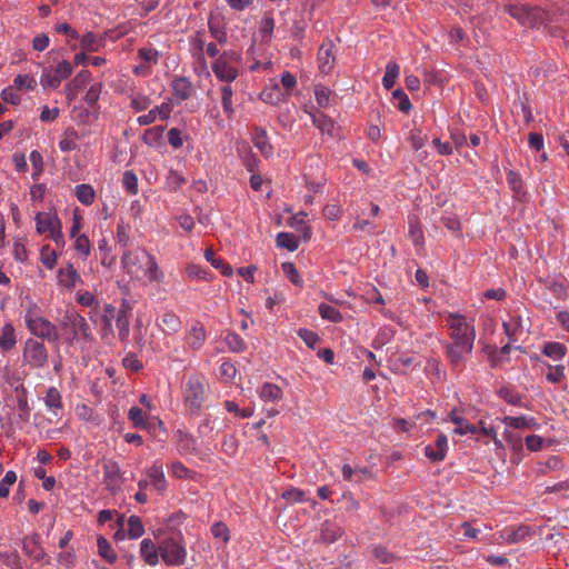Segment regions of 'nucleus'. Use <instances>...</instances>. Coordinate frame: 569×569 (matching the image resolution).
<instances>
[{
  "label": "nucleus",
  "mask_w": 569,
  "mask_h": 569,
  "mask_svg": "<svg viewBox=\"0 0 569 569\" xmlns=\"http://www.w3.org/2000/svg\"><path fill=\"white\" fill-rule=\"evenodd\" d=\"M121 266L123 271L133 280L159 283L162 282L164 278L156 258L140 247L123 250Z\"/></svg>",
  "instance_id": "obj_1"
},
{
  "label": "nucleus",
  "mask_w": 569,
  "mask_h": 569,
  "mask_svg": "<svg viewBox=\"0 0 569 569\" xmlns=\"http://www.w3.org/2000/svg\"><path fill=\"white\" fill-rule=\"evenodd\" d=\"M61 338L64 343L72 346L74 342H90L93 340L92 330L86 318L74 308H68L60 321Z\"/></svg>",
  "instance_id": "obj_2"
},
{
  "label": "nucleus",
  "mask_w": 569,
  "mask_h": 569,
  "mask_svg": "<svg viewBox=\"0 0 569 569\" xmlns=\"http://www.w3.org/2000/svg\"><path fill=\"white\" fill-rule=\"evenodd\" d=\"M23 319L27 329L32 336L48 342H58L60 340L56 325L42 317L41 309L37 303H31L27 307Z\"/></svg>",
  "instance_id": "obj_3"
},
{
  "label": "nucleus",
  "mask_w": 569,
  "mask_h": 569,
  "mask_svg": "<svg viewBox=\"0 0 569 569\" xmlns=\"http://www.w3.org/2000/svg\"><path fill=\"white\" fill-rule=\"evenodd\" d=\"M502 10L523 27L540 28L551 22L548 12L539 7H529L521 3H505Z\"/></svg>",
  "instance_id": "obj_4"
},
{
  "label": "nucleus",
  "mask_w": 569,
  "mask_h": 569,
  "mask_svg": "<svg viewBox=\"0 0 569 569\" xmlns=\"http://www.w3.org/2000/svg\"><path fill=\"white\" fill-rule=\"evenodd\" d=\"M204 378L198 375H190L182 386V399L186 408L192 415H197L203 407L206 400Z\"/></svg>",
  "instance_id": "obj_5"
},
{
  "label": "nucleus",
  "mask_w": 569,
  "mask_h": 569,
  "mask_svg": "<svg viewBox=\"0 0 569 569\" xmlns=\"http://www.w3.org/2000/svg\"><path fill=\"white\" fill-rule=\"evenodd\" d=\"M446 325L451 342H468L475 345L476 329L471 321L458 312H450L446 317Z\"/></svg>",
  "instance_id": "obj_6"
},
{
  "label": "nucleus",
  "mask_w": 569,
  "mask_h": 569,
  "mask_svg": "<svg viewBox=\"0 0 569 569\" xmlns=\"http://www.w3.org/2000/svg\"><path fill=\"white\" fill-rule=\"evenodd\" d=\"M160 556L167 566H182L187 559V549L182 539L166 538L159 546Z\"/></svg>",
  "instance_id": "obj_7"
},
{
  "label": "nucleus",
  "mask_w": 569,
  "mask_h": 569,
  "mask_svg": "<svg viewBox=\"0 0 569 569\" xmlns=\"http://www.w3.org/2000/svg\"><path fill=\"white\" fill-rule=\"evenodd\" d=\"M73 71L71 62L61 60L56 67H47L42 70L40 84L44 89H57L61 82L68 79Z\"/></svg>",
  "instance_id": "obj_8"
},
{
  "label": "nucleus",
  "mask_w": 569,
  "mask_h": 569,
  "mask_svg": "<svg viewBox=\"0 0 569 569\" xmlns=\"http://www.w3.org/2000/svg\"><path fill=\"white\" fill-rule=\"evenodd\" d=\"M22 358L27 366L40 369L48 362V350L42 341L28 338L23 345Z\"/></svg>",
  "instance_id": "obj_9"
},
{
  "label": "nucleus",
  "mask_w": 569,
  "mask_h": 569,
  "mask_svg": "<svg viewBox=\"0 0 569 569\" xmlns=\"http://www.w3.org/2000/svg\"><path fill=\"white\" fill-rule=\"evenodd\" d=\"M446 356L451 370L455 372H461L465 368L467 357L471 355L473 345L468 342H447L445 343Z\"/></svg>",
  "instance_id": "obj_10"
},
{
  "label": "nucleus",
  "mask_w": 569,
  "mask_h": 569,
  "mask_svg": "<svg viewBox=\"0 0 569 569\" xmlns=\"http://www.w3.org/2000/svg\"><path fill=\"white\" fill-rule=\"evenodd\" d=\"M122 471L118 462L107 460L103 463V482L106 488L112 493H118L123 485Z\"/></svg>",
  "instance_id": "obj_11"
},
{
  "label": "nucleus",
  "mask_w": 569,
  "mask_h": 569,
  "mask_svg": "<svg viewBox=\"0 0 569 569\" xmlns=\"http://www.w3.org/2000/svg\"><path fill=\"white\" fill-rule=\"evenodd\" d=\"M211 69L216 78L224 84L232 83L239 77L238 67L222 60L216 59L211 63Z\"/></svg>",
  "instance_id": "obj_12"
},
{
  "label": "nucleus",
  "mask_w": 569,
  "mask_h": 569,
  "mask_svg": "<svg viewBox=\"0 0 569 569\" xmlns=\"http://www.w3.org/2000/svg\"><path fill=\"white\" fill-rule=\"evenodd\" d=\"M335 44L331 40H326L318 50V67L321 73L328 74L335 64L333 56Z\"/></svg>",
  "instance_id": "obj_13"
},
{
  "label": "nucleus",
  "mask_w": 569,
  "mask_h": 569,
  "mask_svg": "<svg viewBox=\"0 0 569 569\" xmlns=\"http://www.w3.org/2000/svg\"><path fill=\"white\" fill-rule=\"evenodd\" d=\"M448 450V438L440 433L437 436L435 445H428L425 448V455L431 461H442Z\"/></svg>",
  "instance_id": "obj_14"
},
{
  "label": "nucleus",
  "mask_w": 569,
  "mask_h": 569,
  "mask_svg": "<svg viewBox=\"0 0 569 569\" xmlns=\"http://www.w3.org/2000/svg\"><path fill=\"white\" fill-rule=\"evenodd\" d=\"M146 475L154 490H157L159 493H163L166 491L167 480L162 465L159 461H154L153 465L147 469Z\"/></svg>",
  "instance_id": "obj_15"
},
{
  "label": "nucleus",
  "mask_w": 569,
  "mask_h": 569,
  "mask_svg": "<svg viewBox=\"0 0 569 569\" xmlns=\"http://www.w3.org/2000/svg\"><path fill=\"white\" fill-rule=\"evenodd\" d=\"M171 113V106L169 103H161L160 106L154 107L149 110L148 113L139 116L137 118V122L140 126H148L156 122L158 119L167 120Z\"/></svg>",
  "instance_id": "obj_16"
},
{
  "label": "nucleus",
  "mask_w": 569,
  "mask_h": 569,
  "mask_svg": "<svg viewBox=\"0 0 569 569\" xmlns=\"http://www.w3.org/2000/svg\"><path fill=\"white\" fill-rule=\"evenodd\" d=\"M254 147L266 158H270L273 154V147L269 142L267 131L262 128L256 127L252 138Z\"/></svg>",
  "instance_id": "obj_17"
},
{
  "label": "nucleus",
  "mask_w": 569,
  "mask_h": 569,
  "mask_svg": "<svg viewBox=\"0 0 569 569\" xmlns=\"http://www.w3.org/2000/svg\"><path fill=\"white\" fill-rule=\"evenodd\" d=\"M17 346L16 329L11 322L0 328V349L4 352L11 351Z\"/></svg>",
  "instance_id": "obj_18"
},
{
  "label": "nucleus",
  "mask_w": 569,
  "mask_h": 569,
  "mask_svg": "<svg viewBox=\"0 0 569 569\" xmlns=\"http://www.w3.org/2000/svg\"><path fill=\"white\" fill-rule=\"evenodd\" d=\"M22 550L28 557L37 561L42 560L44 557V551L39 543L38 535L26 537L22 541Z\"/></svg>",
  "instance_id": "obj_19"
},
{
  "label": "nucleus",
  "mask_w": 569,
  "mask_h": 569,
  "mask_svg": "<svg viewBox=\"0 0 569 569\" xmlns=\"http://www.w3.org/2000/svg\"><path fill=\"white\" fill-rule=\"evenodd\" d=\"M140 555H141V558L149 566H156L159 562V556H160L159 548H157L154 542L149 538H146L141 541Z\"/></svg>",
  "instance_id": "obj_20"
},
{
  "label": "nucleus",
  "mask_w": 569,
  "mask_h": 569,
  "mask_svg": "<svg viewBox=\"0 0 569 569\" xmlns=\"http://www.w3.org/2000/svg\"><path fill=\"white\" fill-rule=\"evenodd\" d=\"M449 418L456 425V428L453 429L455 433L463 436L467 433L475 435L478 432V428L459 415L456 409L450 411Z\"/></svg>",
  "instance_id": "obj_21"
},
{
  "label": "nucleus",
  "mask_w": 569,
  "mask_h": 569,
  "mask_svg": "<svg viewBox=\"0 0 569 569\" xmlns=\"http://www.w3.org/2000/svg\"><path fill=\"white\" fill-rule=\"evenodd\" d=\"M258 396L266 402H277L282 399L283 391L279 386L274 383L264 382L258 389Z\"/></svg>",
  "instance_id": "obj_22"
},
{
  "label": "nucleus",
  "mask_w": 569,
  "mask_h": 569,
  "mask_svg": "<svg viewBox=\"0 0 569 569\" xmlns=\"http://www.w3.org/2000/svg\"><path fill=\"white\" fill-rule=\"evenodd\" d=\"M172 92L176 98L180 100H187L191 97L192 93V84L191 81L187 77H177L173 79L172 83Z\"/></svg>",
  "instance_id": "obj_23"
},
{
  "label": "nucleus",
  "mask_w": 569,
  "mask_h": 569,
  "mask_svg": "<svg viewBox=\"0 0 569 569\" xmlns=\"http://www.w3.org/2000/svg\"><path fill=\"white\" fill-rule=\"evenodd\" d=\"M312 123L325 134L332 136L335 121L327 114L319 111H308Z\"/></svg>",
  "instance_id": "obj_24"
},
{
  "label": "nucleus",
  "mask_w": 569,
  "mask_h": 569,
  "mask_svg": "<svg viewBox=\"0 0 569 569\" xmlns=\"http://www.w3.org/2000/svg\"><path fill=\"white\" fill-rule=\"evenodd\" d=\"M206 330L200 325H194L189 330L186 341L188 346L193 350H199L206 341Z\"/></svg>",
  "instance_id": "obj_25"
},
{
  "label": "nucleus",
  "mask_w": 569,
  "mask_h": 569,
  "mask_svg": "<svg viewBox=\"0 0 569 569\" xmlns=\"http://www.w3.org/2000/svg\"><path fill=\"white\" fill-rule=\"evenodd\" d=\"M60 223L56 214L39 212L36 216V228L39 233L49 232Z\"/></svg>",
  "instance_id": "obj_26"
},
{
  "label": "nucleus",
  "mask_w": 569,
  "mask_h": 569,
  "mask_svg": "<svg viewBox=\"0 0 569 569\" xmlns=\"http://www.w3.org/2000/svg\"><path fill=\"white\" fill-rule=\"evenodd\" d=\"M16 393H17V406H18V410H19V415H18L19 419L22 422H28L30 419L31 408L29 406L28 398H27V389L23 386H21L20 388L16 389Z\"/></svg>",
  "instance_id": "obj_27"
},
{
  "label": "nucleus",
  "mask_w": 569,
  "mask_h": 569,
  "mask_svg": "<svg viewBox=\"0 0 569 569\" xmlns=\"http://www.w3.org/2000/svg\"><path fill=\"white\" fill-rule=\"evenodd\" d=\"M57 278L58 282L68 289L73 288L77 281L80 280L77 270L71 263H69L66 268H61L58 271Z\"/></svg>",
  "instance_id": "obj_28"
},
{
  "label": "nucleus",
  "mask_w": 569,
  "mask_h": 569,
  "mask_svg": "<svg viewBox=\"0 0 569 569\" xmlns=\"http://www.w3.org/2000/svg\"><path fill=\"white\" fill-rule=\"evenodd\" d=\"M90 72L88 70L80 71L67 86L66 92L69 97L73 98L76 93L84 88L90 81Z\"/></svg>",
  "instance_id": "obj_29"
},
{
  "label": "nucleus",
  "mask_w": 569,
  "mask_h": 569,
  "mask_svg": "<svg viewBox=\"0 0 569 569\" xmlns=\"http://www.w3.org/2000/svg\"><path fill=\"white\" fill-rule=\"evenodd\" d=\"M79 46L83 51L96 52L103 47L104 41L93 32H87L82 37L79 36Z\"/></svg>",
  "instance_id": "obj_30"
},
{
  "label": "nucleus",
  "mask_w": 569,
  "mask_h": 569,
  "mask_svg": "<svg viewBox=\"0 0 569 569\" xmlns=\"http://www.w3.org/2000/svg\"><path fill=\"white\" fill-rule=\"evenodd\" d=\"M44 405L54 416H58L59 411L62 410V398L56 387H50L48 389L44 397Z\"/></svg>",
  "instance_id": "obj_31"
},
{
  "label": "nucleus",
  "mask_w": 569,
  "mask_h": 569,
  "mask_svg": "<svg viewBox=\"0 0 569 569\" xmlns=\"http://www.w3.org/2000/svg\"><path fill=\"white\" fill-rule=\"evenodd\" d=\"M503 423L506 427L515 428V429H531L536 427V419L532 417L520 416V417H511L507 416L503 418Z\"/></svg>",
  "instance_id": "obj_32"
},
{
  "label": "nucleus",
  "mask_w": 569,
  "mask_h": 569,
  "mask_svg": "<svg viewBox=\"0 0 569 569\" xmlns=\"http://www.w3.org/2000/svg\"><path fill=\"white\" fill-rule=\"evenodd\" d=\"M220 94L223 112L228 118H231L234 113V107L232 101L233 89L231 87V83L223 84L220 88Z\"/></svg>",
  "instance_id": "obj_33"
},
{
  "label": "nucleus",
  "mask_w": 569,
  "mask_h": 569,
  "mask_svg": "<svg viewBox=\"0 0 569 569\" xmlns=\"http://www.w3.org/2000/svg\"><path fill=\"white\" fill-rule=\"evenodd\" d=\"M400 74V67L396 61H389L386 66L385 76L382 77V86L390 90Z\"/></svg>",
  "instance_id": "obj_34"
},
{
  "label": "nucleus",
  "mask_w": 569,
  "mask_h": 569,
  "mask_svg": "<svg viewBox=\"0 0 569 569\" xmlns=\"http://www.w3.org/2000/svg\"><path fill=\"white\" fill-rule=\"evenodd\" d=\"M116 327L118 329V337L121 341H126L129 337V318L124 308L120 309L116 316Z\"/></svg>",
  "instance_id": "obj_35"
},
{
  "label": "nucleus",
  "mask_w": 569,
  "mask_h": 569,
  "mask_svg": "<svg viewBox=\"0 0 569 569\" xmlns=\"http://www.w3.org/2000/svg\"><path fill=\"white\" fill-rule=\"evenodd\" d=\"M204 258L208 262L211 263V266L218 270H220V272L223 274V276H231L232 274V268L231 266L226 262L223 259L221 258H217L214 252L211 250V249H206L204 251Z\"/></svg>",
  "instance_id": "obj_36"
},
{
  "label": "nucleus",
  "mask_w": 569,
  "mask_h": 569,
  "mask_svg": "<svg viewBox=\"0 0 569 569\" xmlns=\"http://www.w3.org/2000/svg\"><path fill=\"white\" fill-rule=\"evenodd\" d=\"M77 199L84 206H90L96 197V192L90 184L82 183L74 188Z\"/></svg>",
  "instance_id": "obj_37"
},
{
  "label": "nucleus",
  "mask_w": 569,
  "mask_h": 569,
  "mask_svg": "<svg viewBox=\"0 0 569 569\" xmlns=\"http://www.w3.org/2000/svg\"><path fill=\"white\" fill-rule=\"evenodd\" d=\"M161 326H163V331L168 333H176L180 329L181 321L176 313L168 311L161 317Z\"/></svg>",
  "instance_id": "obj_38"
},
{
  "label": "nucleus",
  "mask_w": 569,
  "mask_h": 569,
  "mask_svg": "<svg viewBox=\"0 0 569 569\" xmlns=\"http://www.w3.org/2000/svg\"><path fill=\"white\" fill-rule=\"evenodd\" d=\"M79 136L74 129L64 131L62 139L59 141V148L63 152H70L77 149V140Z\"/></svg>",
  "instance_id": "obj_39"
},
{
  "label": "nucleus",
  "mask_w": 569,
  "mask_h": 569,
  "mask_svg": "<svg viewBox=\"0 0 569 569\" xmlns=\"http://www.w3.org/2000/svg\"><path fill=\"white\" fill-rule=\"evenodd\" d=\"M186 273L188 274L189 278L196 280L211 281L212 279V273L209 270L194 263H190L187 266Z\"/></svg>",
  "instance_id": "obj_40"
},
{
  "label": "nucleus",
  "mask_w": 569,
  "mask_h": 569,
  "mask_svg": "<svg viewBox=\"0 0 569 569\" xmlns=\"http://www.w3.org/2000/svg\"><path fill=\"white\" fill-rule=\"evenodd\" d=\"M567 348L563 343L560 342H548L543 347V355L553 359L560 360L565 357Z\"/></svg>",
  "instance_id": "obj_41"
},
{
  "label": "nucleus",
  "mask_w": 569,
  "mask_h": 569,
  "mask_svg": "<svg viewBox=\"0 0 569 569\" xmlns=\"http://www.w3.org/2000/svg\"><path fill=\"white\" fill-rule=\"evenodd\" d=\"M97 546H98V552L103 559H106L109 563L116 562L117 555L113 551L110 542L106 538L99 537L98 541H97Z\"/></svg>",
  "instance_id": "obj_42"
},
{
  "label": "nucleus",
  "mask_w": 569,
  "mask_h": 569,
  "mask_svg": "<svg viewBox=\"0 0 569 569\" xmlns=\"http://www.w3.org/2000/svg\"><path fill=\"white\" fill-rule=\"evenodd\" d=\"M144 533L141 518L132 515L128 519V536L130 539H138Z\"/></svg>",
  "instance_id": "obj_43"
},
{
  "label": "nucleus",
  "mask_w": 569,
  "mask_h": 569,
  "mask_svg": "<svg viewBox=\"0 0 569 569\" xmlns=\"http://www.w3.org/2000/svg\"><path fill=\"white\" fill-rule=\"evenodd\" d=\"M318 311L322 319L332 322H341L343 319L342 315L338 309L327 303H320L318 307Z\"/></svg>",
  "instance_id": "obj_44"
},
{
  "label": "nucleus",
  "mask_w": 569,
  "mask_h": 569,
  "mask_svg": "<svg viewBox=\"0 0 569 569\" xmlns=\"http://www.w3.org/2000/svg\"><path fill=\"white\" fill-rule=\"evenodd\" d=\"M116 242L124 250L130 242V226L126 224L122 220L117 224Z\"/></svg>",
  "instance_id": "obj_45"
},
{
  "label": "nucleus",
  "mask_w": 569,
  "mask_h": 569,
  "mask_svg": "<svg viewBox=\"0 0 569 569\" xmlns=\"http://www.w3.org/2000/svg\"><path fill=\"white\" fill-rule=\"evenodd\" d=\"M160 53L154 48H140L138 50V58L149 68L158 63Z\"/></svg>",
  "instance_id": "obj_46"
},
{
  "label": "nucleus",
  "mask_w": 569,
  "mask_h": 569,
  "mask_svg": "<svg viewBox=\"0 0 569 569\" xmlns=\"http://www.w3.org/2000/svg\"><path fill=\"white\" fill-rule=\"evenodd\" d=\"M224 342L232 352H242L247 348L243 339L236 332H228L224 337Z\"/></svg>",
  "instance_id": "obj_47"
},
{
  "label": "nucleus",
  "mask_w": 569,
  "mask_h": 569,
  "mask_svg": "<svg viewBox=\"0 0 569 569\" xmlns=\"http://www.w3.org/2000/svg\"><path fill=\"white\" fill-rule=\"evenodd\" d=\"M331 90L325 86L318 84L315 87V97L318 107L327 108L331 104Z\"/></svg>",
  "instance_id": "obj_48"
},
{
  "label": "nucleus",
  "mask_w": 569,
  "mask_h": 569,
  "mask_svg": "<svg viewBox=\"0 0 569 569\" xmlns=\"http://www.w3.org/2000/svg\"><path fill=\"white\" fill-rule=\"evenodd\" d=\"M210 34L216 41L220 44H224L227 42V31L226 29L213 19H210L208 22Z\"/></svg>",
  "instance_id": "obj_49"
},
{
  "label": "nucleus",
  "mask_w": 569,
  "mask_h": 569,
  "mask_svg": "<svg viewBox=\"0 0 569 569\" xmlns=\"http://www.w3.org/2000/svg\"><path fill=\"white\" fill-rule=\"evenodd\" d=\"M151 99L146 94H131L130 96V107L136 112H141L147 110L151 106Z\"/></svg>",
  "instance_id": "obj_50"
},
{
  "label": "nucleus",
  "mask_w": 569,
  "mask_h": 569,
  "mask_svg": "<svg viewBox=\"0 0 569 569\" xmlns=\"http://www.w3.org/2000/svg\"><path fill=\"white\" fill-rule=\"evenodd\" d=\"M277 244L281 248L288 249L289 251H296L299 246L296 237L289 232L278 233Z\"/></svg>",
  "instance_id": "obj_51"
},
{
  "label": "nucleus",
  "mask_w": 569,
  "mask_h": 569,
  "mask_svg": "<svg viewBox=\"0 0 569 569\" xmlns=\"http://www.w3.org/2000/svg\"><path fill=\"white\" fill-rule=\"evenodd\" d=\"M122 186L130 194L138 193V178L132 170H127L122 174Z\"/></svg>",
  "instance_id": "obj_52"
},
{
  "label": "nucleus",
  "mask_w": 569,
  "mask_h": 569,
  "mask_svg": "<svg viewBox=\"0 0 569 569\" xmlns=\"http://www.w3.org/2000/svg\"><path fill=\"white\" fill-rule=\"evenodd\" d=\"M163 129L161 127H153L147 129L142 136V140L150 147L157 146L162 138Z\"/></svg>",
  "instance_id": "obj_53"
},
{
  "label": "nucleus",
  "mask_w": 569,
  "mask_h": 569,
  "mask_svg": "<svg viewBox=\"0 0 569 569\" xmlns=\"http://www.w3.org/2000/svg\"><path fill=\"white\" fill-rule=\"evenodd\" d=\"M128 418L134 428H147L146 416L139 407H131L128 411Z\"/></svg>",
  "instance_id": "obj_54"
},
{
  "label": "nucleus",
  "mask_w": 569,
  "mask_h": 569,
  "mask_svg": "<svg viewBox=\"0 0 569 569\" xmlns=\"http://www.w3.org/2000/svg\"><path fill=\"white\" fill-rule=\"evenodd\" d=\"M58 256L54 250H51L49 246H43L40 251V260L42 264L48 269H53L57 263Z\"/></svg>",
  "instance_id": "obj_55"
},
{
  "label": "nucleus",
  "mask_w": 569,
  "mask_h": 569,
  "mask_svg": "<svg viewBox=\"0 0 569 569\" xmlns=\"http://www.w3.org/2000/svg\"><path fill=\"white\" fill-rule=\"evenodd\" d=\"M416 360V357L408 352L399 353L393 357L395 366H397L398 369L400 367L403 369H410L418 365Z\"/></svg>",
  "instance_id": "obj_56"
},
{
  "label": "nucleus",
  "mask_w": 569,
  "mask_h": 569,
  "mask_svg": "<svg viewBox=\"0 0 569 569\" xmlns=\"http://www.w3.org/2000/svg\"><path fill=\"white\" fill-rule=\"evenodd\" d=\"M210 530L216 539H220L224 543H227L230 540V530L226 523L221 521L214 522L211 526Z\"/></svg>",
  "instance_id": "obj_57"
},
{
  "label": "nucleus",
  "mask_w": 569,
  "mask_h": 569,
  "mask_svg": "<svg viewBox=\"0 0 569 569\" xmlns=\"http://www.w3.org/2000/svg\"><path fill=\"white\" fill-rule=\"evenodd\" d=\"M499 396L509 405L520 406L521 405V396L516 390L509 387H502L499 390Z\"/></svg>",
  "instance_id": "obj_58"
},
{
  "label": "nucleus",
  "mask_w": 569,
  "mask_h": 569,
  "mask_svg": "<svg viewBox=\"0 0 569 569\" xmlns=\"http://www.w3.org/2000/svg\"><path fill=\"white\" fill-rule=\"evenodd\" d=\"M281 269L286 277L295 284L302 286V279L292 262H283Z\"/></svg>",
  "instance_id": "obj_59"
},
{
  "label": "nucleus",
  "mask_w": 569,
  "mask_h": 569,
  "mask_svg": "<svg viewBox=\"0 0 569 569\" xmlns=\"http://www.w3.org/2000/svg\"><path fill=\"white\" fill-rule=\"evenodd\" d=\"M17 481V473L12 470L6 472L3 479L0 481V498H7L10 492V487Z\"/></svg>",
  "instance_id": "obj_60"
},
{
  "label": "nucleus",
  "mask_w": 569,
  "mask_h": 569,
  "mask_svg": "<svg viewBox=\"0 0 569 569\" xmlns=\"http://www.w3.org/2000/svg\"><path fill=\"white\" fill-rule=\"evenodd\" d=\"M409 234L416 246L423 243V232L417 219L409 220Z\"/></svg>",
  "instance_id": "obj_61"
},
{
  "label": "nucleus",
  "mask_w": 569,
  "mask_h": 569,
  "mask_svg": "<svg viewBox=\"0 0 569 569\" xmlns=\"http://www.w3.org/2000/svg\"><path fill=\"white\" fill-rule=\"evenodd\" d=\"M549 372L546 375V379L551 383H560L566 380L565 367L563 366H548Z\"/></svg>",
  "instance_id": "obj_62"
},
{
  "label": "nucleus",
  "mask_w": 569,
  "mask_h": 569,
  "mask_svg": "<svg viewBox=\"0 0 569 569\" xmlns=\"http://www.w3.org/2000/svg\"><path fill=\"white\" fill-rule=\"evenodd\" d=\"M372 553L380 563L389 565L395 561V556L382 546H376Z\"/></svg>",
  "instance_id": "obj_63"
},
{
  "label": "nucleus",
  "mask_w": 569,
  "mask_h": 569,
  "mask_svg": "<svg viewBox=\"0 0 569 569\" xmlns=\"http://www.w3.org/2000/svg\"><path fill=\"white\" fill-rule=\"evenodd\" d=\"M408 141L413 150L418 151L421 149L426 141L427 134H423L420 130H411L408 137Z\"/></svg>",
  "instance_id": "obj_64"
}]
</instances>
